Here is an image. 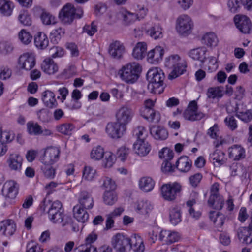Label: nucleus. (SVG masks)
I'll return each instance as SVG.
<instances>
[{
    "label": "nucleus",
    "mask_w": 252,
    "mask_h": 252,
    "mask_svg": "<svg viewBox=\"0 0 252 252\" xmlns=\"http://www.w3.org/2000/svg\"><path fill=\"white\" fill-rule=\"evenodd\" d=\"M130 237L124 233H117L111 239V245L116 252L130 251Z\"/></svg>",
    "instance_id": "nucleus-5"
},
{
    "label": "nucleus",
    "mask_w": 252,
    "mask_h": 252,
    "mask_svg": "<svg viewBox=\"0 0 252 252\" xmlns=\"http://www.w3.org/2000/svg\"><path fill=\"white\" fill-rule=\"evenodd\" d=\"M15 8L14 3L10 0H0V13L3 16H11Z\"/></svg>",
    "instance_id": "nucleus-34"
},
{
    "label": "nucleus",
    "mask_w": 252,
    "mask_h": 252,
    "mask_svg": "<svg viewBox=\"0 0 252 252\" xmlns=\"http://www.w3.org/2000/svg\"><path fill=\"white\" fill-rule=\"evenodd\" d=\"M146 32L154 40L161 39L163 37V29L159 23L154 24Z\"/></svg>",
    "instance_id": "nucleus-28"
},
{
    "label": "nucleus",
    "mask_w": 252,
    "mask_h": 252,
    "mask_svg": "<svg viewBox=\"0 0 252 252\" xmlns=\"http://www.w3.org/2000/svg\"><path fill=\"white\" fill-rule=\"evenodd\" d=\"M117 160L116 156L111 152H106L102 158L101 166L104 169L112 168Z\"/></svg>",
    "instance_id": "nucleus-36"
},
{
    "label": "nucleus",
    "mask_w": 252,
    "mask_h": 252,
    "mask_svg": "<svg viewBox=\"0 0 252 252\" xmlns=\"http://www.w3.org/2000/svg\"><path fill=\"white\" fill-rule=\"evenodd\" d=\"M130 250L133 249L135 252H143L145 246L143 241L140 236L134 234L130 237Z\"/></svg>",
    "instance_id": "nucleus-35"
},
{
    "label": "nucleus",
    "mask_w": 252,
    "mask_h": 252,
    "mask_svg": "<svg viewBox=\"0 0 252 252\" xmlns=\"http://www.w3.org/2000/svg\"><path fill=\"white\" fill-rule=\"evenodd\" d=\"M2 194L7 200H13L19 192V185L14 180L7 181L4 184Z\"/></svg>",
    "instance_id": "nucleus-13"
},
{
    "label": "nucleus",
    "mask_w": 252,
    "mask_h": 252,
    "mask_svg": "<svg viewBox=\"0 0 252 252\" xmlns=\"http://www.w3.org/2000/svg\"><path fill=\"white\" fill-rule=\"evenodd\" d=\"M126 130V126H124L117 121L108 123L105 128V132L107 136L115 140L122 137Z\"/></svg>",
    "instance_id": "nucleus-9"
},
{
    "label": "nucleus",
    "mask_w": 252,
    "mask_h": 252,
    "mask_svg": "<svg viewBox=\"0 0 252 252\" xmlns=\"http://www.w3.org/2000/svg\"><path fill=\"white\" fill-rule=\"evenodd\" d=\"M102 199L105 205L112 206L117 201L118 195L115 191H104Z\"/></svg>",
    "instance_id": "nucleus-49"
},
{
    "label": "nucleus",
    "mask_w": 252,
    "mask_h": 252,
    "mask_svg": "<svg viewBox=\"0 0 252 252\" xmlns=\"http://www.w3.org/2000/svg\"><path fill=\"white\" fill-rule=\"evenodd\" d=\"M49 218L53 223L60 224L63 227L67 225L71 222V218L64 214L63 210L55 214L53 216L49 217Z\"/></svg>",
    "instance_id": "nucleus-29"
},
{
    "label": "nucleus",
    "mask_w": 252,
    "mask_h": 252,
    "mask_svg": "<svg viewBox=\"0 0 252 252\" xmlns=\"http://www.w3.org/2000/svg\"><path fill=\"white\" fill-rule=\"evenodd\" d=\"M101 189L104 191H115L117 188L116 182L112 178L108 177H104L101 179Z\"/></svg>",
    "instance_id": "nucleus-46"
},
{
    "label": "nucleus",
    "mask_w": 252,
    "mask_h": 252,
    "mask_svg": "<svg viewBox=\"0 0 252 252\" xmlns=\"http://www.w3.org/2000/svg\"><path fill=\"white\" fill-rule=\"evenodd\" d=\"M16 225L12 220H5L0 222V235L6 237L13 235L16 230Z\"/></svg>",
    "instance_id": "nucleus-21"
},
{
    "label": "nucleus",
    "mask_w": 252,
    "mask_h": 252,
    "mask_svg": "<svg viewBox=\"0 0 252 252\" xmlns=\"http://www.w3.org/2000/svg\"><path fill=\"white\" fill-rule=\"evenodd\" d=\"M35 46L38 49H45L48 45L49 39L47 35L43 32H38L34 36Z\"/></svg>",
    "instance_id": "nucleus-37"
},
{
    "label": "nucleus",
    "mask_w": 252,
    "mask_h": 252,
    "mask_svg": "<svg viewBox=\"0 0 252 252\" xmlns=\"http://www.w3.org/2000/svg\"><path fill=\"white\" fill-rule=\"evenodd\" d=\"M181 211L179 207L173 206L169 210V219L171 223L176 225L182 220Z\"/></svg>",
    "instance_id": "nucleus-42"
},
{
    "label": "nucleus",
    "mask_w": 252,
    "mask_h": 252,
    "mask_svg": "<svg viewBox=\"0 0 252 252\" xmlns=\"http://www.w3.org/2000/svg\"><path fill=\"white\" fill-rule=\"evenodd\" d=\"M125 52V47L119 41H113L109 45V53L114 58H121Z\"/></svg>",
    "instance_id": "nucleus-24"
},
{
    "label": "nucleus",
    "mask_w": 252,
    "mask_h": 252,
    "mask_svg": "<svg viewBox=\"0 0 252 252\" xmlns=\"http://www.w3.org/2000/svg\"><path fill=\"white\" fill-rule=\"evenodd\" d=\"M60 150L58 147L50 146L44 150L40 157V161L45 166H50L57 162L60 158Z\"/></svg>",
    "instance_id": "nucleus-7"
},
{
    "label": "nucleus",
    "mask_w": 252,
    "mask_h": 252,
    "mask_svg": "<svg viewBox=\"0 0 252 252\" xmlns=\"http://www.w3.org/2000/svg\"><path fill=\"white\" fill-rule=\"evenodd\" d=\"M13 47L12 44L7 41L0 42V52L3 55H8L12 53Z\"/></svg>",
    "instance_id": "nucleus-63"
},
{
    "label": "nucleus",
    "mask_w": 252,
    "mask_h": 252,
    "mask_svg": "<svg viewBox=\"0 0 252 252\" xmlns=\"http://www.w3.org/2000/svg\"><path fill=\"white\" fill-rule=\"evenodd\" d=\"M134 153L140 157L147 156L151 150V146L145 139L136 140L133 145Z\"/></svg>",
    "instance_id": "nucleus-18"
},
{
    "label": "nucleus",
    "mask_w": 252,
    "mask_h": 252,
    "mask_svg": "<svg viewBox=\"0 0 252 252\" xmlns=\"http://www.w3.org/2000/svg\"><path fill=\"white\" fill-rule=\"evenodd\" d=\"M235 25L239 31L243 33H249L252 28L251 22L246 16L237 15L234 17Z\"/></svg>",
    "instance_id": "nucleus-20"
},
{
    "label": "nucleus",
    "mask_w": 252,
    "mask_h": 252,
    "mask_svg": "<svg viewBox=\"0 0 252 252\" xmlns=\"http://www.w3.org/2000/svg\"><path fill=\"white\" fill-rule=\"evenodd\" d=\"M209 159L215 167H221L225 165L227 161L225 153L218 149H216L210 154Z\"/></svg>",
    "instance_id": "nucleus-16"
},
{
    "label": "nucleus",
    "mask_w": 252,
    "mask_h": 252,
    "mask_svg": "<svg viewBox=\"0 0 252 252\" xmlns=\"http://www.w3.org/2000/svg\"><path fill=\"white\" fill-rule=\"evenodd\" d=\"M132 207L137 213L143 215H148L153 208L150 202L143 200L136 201L132 205Z\"/></svg>",
    "instance_id": "nucleus-23"
},
{
    "label": "nucleus",
    "mask_w": 252,
    "mask_h": 252,
    "mask_svg": "<svg viewBox=\"0 0 252 252\" xmlns=\"http://www.w3.org/2000/svg\"><path fill=\"white\" fill-rule=\"evenodd\" d=\"M150 131L152 137L156 140H164L168 136L167 130L161 126H153L150 127Z\"/></svg>",
    "instance_id": "nucleus-26"
},
{
    "label": "nucleus",
    "mask_w": 252,
    "mask_h": 252,
    "mask_svg": "<svg viewBox=\"0 0 252 252\" xmlns=\"http://www.w3.org/2000/svg\"><path fill=\"white\" fill-rule=\"evenodd\" d=\"M207 52V49L205 47H199L190 50L189 52V56L194 60L204 63Z\"/></svg>",
    "instance_id": "nucleus-31"
},
{
    "label": "nucleus",
    "mask_w": 252,
    "mask_h": 252,
    "mask_svg": "<svg viewBox=\"0 0 252 252\" xmlns=\"http://www.w3.org/2000/svg\"><path fill=\"white\" fill-rule=\"evenodd\" d=\"M224 202V199L221 195L210 196L208 201V204L211 207L219 210L223 207Z\"/></svg>",
    "instance_id": "nucleus-44"
},
{
    "label": "nucleus",
    "mask_w": 252,
    "mask_h": 252,
    "mask_svg": "<svg viewBox=\"0 0 252 252\" xmlns=\"http://www.w3.org/2000/svg\"><path fill=\"white\" fill-rule=\"evenodd\" d=\"M35 64V56L33 53L31 52L24 53L19 57L18 60L19 68L26 71L31 70Z\"/></svg>",
    "instance_id": "nucleus-12"
},
{
    "label": "nucleus",
    "mask_w": 252,
    "mask_h": 252,
    "mask_svg": "<svg viewBox=\"0 0 252 252\" xmlns=\"http://www.w3.org/2000/svg\"><path fill=\"white\" fill-rule=\"evenodd\" d=\"M18 38L20 42L25 45L29 44L32 40V35L26 29H22L18 34Z\"/></svg>",
    "instance_id": "nucleus-51"
},
{
    "label": "nucleus",
    "mask_w": 252,
    "mask_h": 252,
    "mask_svg": "<svg viewBox=\"0 0 252 252\" xmlns=\"http://www.w3.org/2000/svg\"><path fill=\"white\" fill-rule=\"evenodd\" d=\"M130 151L128 148L122 146L117 150L116 155L121 161L124 162L127 159Z\"/></svg>",
    "instance_id": "nucleus-59"
},
{
    "label": "nucleus",
    "mask_w": 252,
    "mask_h": 252,
    "mask_svg": "<svg viewBox=\"0 0 252 252\" xmlns=\"http://www.w3.org/2000/svg\"><path fill=\"white\" fill-rule=\"evenodd\" d=\"M176 166L180 171L187 172L192 166V162L188 157L182 156L176 161Z\"/></svg>",
    "instance_id": "nucleus-39"
},
{
    "label": "nucleus",
    "mask_w": 252,
    "mask_h": 252,
    "mask_svg": "<svg viewBox=\"0 0 252 252\" xmlns=\"http://www.w3.org/2000/svg\"><path fill=\"white\" fill-rule=\"evenodd\" d=\"M165 53V51L163 47L156 45L147 51L146 60L151 64H158L162 61Z\"/></svg>",
    "instance_id": "nucleus-10"
},
{
    "label": "nucleus",
    "mask_w": 252,
    "mask_h": 252,
    "mask_svg": "<svg viewBox=\"0 0 252 252\" xmlns=\"http://www.w3.org/2000/svg\"><path fill=\"white\" fill-rule=\"evenodd\" d=\"M185 119L190 121L200 120L204 114L198 109L197 103L195 100L190 101L183 113Z\"/></svg>",
    "instance_id": "nucleus-11"
},
{
    "label": "nucleus",
    "mask_w": 252,
    "mask_h": 252,
    "mask_svg": "<svg viewBox=\"0 0 252 252\" xmlns=\"http://www.w3.org/2000/svg\"><path fill=\"white\" fill-rule=\"evenodd\" d=\"M227 153L229 159L234 161L243 160L246 157L245 149L239 144H234L228 147Z\"/></svg>",
    "instance_id": "nucleus-15"
},
{
    "label": "nucleus",
    "mask_w": 252,
    "mask_h": 252,
    "mask_svg": "<svg viewBox=\"0 0 252 252\" xmlns=\"http://www.w3.org/2000/svg\"><path fill=\"white\" fill-rule=\"evenodd\" d=\"M155 184L154 180L149 177H142L138 181L139 189L144 192L151 191L155 187Z\"/></svg>",
    "instance_id": "nucleus-33"
},
{
    "label": "nucleus",
    "mask_w": 252,
    "mask_h": 252,
    "mask_svg": "<svg viewBox=\"0 0 252 252\" xmlns=\"http://www.w3.org/2000/svg\"><path fill=\"white\" fill-rule=\"evenodd\" d=\"M19 22L24 26H29L32 24L31 16L27 10H23L20 11L18 17Z\"/></svg>",
    "instance_id": "nucleus-55"
},
{
    "label": "nucleus",
    "mask_w": 252,
    "mask_h": 252,
    "mask_svg": "<svg viewBox=\"0 0 252 252\" xmlns=\"http://www.w3.org/2000/svg\"><path fill=\"white\" fill-rule=\"evenodd\" d=\"M63 210L62 208L61 202L58 200L53 202L49 208L48 214V217L53 216L55 214Z\"/></svg>",
    "instance_id": "nucleus-61"
},
{
    "label": "nucleus",
    "mask_w": 252,
    "mask_h": 252,
    "mask_svg": "<svg viewBox=\"0 0 252 252\" xmlns=\"http://www.w3.org/2000/svg\"><path fill=\"white\" fill-rule=\"evenodd\" d=\"M41 70L46 74L53 75L58 71L59 67L55 61L50 58H46L40 65Z\"/></svg>",
    "instance_id": "nucleus-25"
},
{
    "label": "nucleus",
    "mask_w": 252,
    "mask_h": 252,
    "mask_svg": "<svg viewBox=\"0 0 252 252\" xmlns=\"http://www.w3.org/2000/svg\"><path fill=\"white\" fill-rule=\"evenodd\" d=\"M56 129L59 132L64 135L70 136L75 131V127L71 123H64L57 126Z\"/></svg>",
    "instance_id": "nucleus-50"
},
{
    "label": "nucleus",
    "mask_w": 252,
    "mask_h": 252,
    "mask_svg": "<svg viewBox=\"0 0 252 252\" xmlns=\"http://www.w3.org/2000/svg\"><path fill=\"white\" fill-rule=\"evenodd\" d=\"M40 19L42 23L45 25H54L57 23V18L47 12H43L40 15Z\"/></svg>",
    "instance_id": "nucleus-54"
},
{
    "label": "nucleus",
    "mask_w": 252,
    "mask_h": 252,
    "mask_svg": "<svg viewBox=\"0 0 252 252\" xmlns=\"http://www.w3.org/2000/svg\"><path fill=\"white\" fill-rule=\"evenodd\" d=\"M164 65L167 69L171 70L168 78L169 80H173L185 73L187 63L186 60L180 55L172 54L165 58Z\"/></svg>",
    "instance_id": "nucleus-1"
},
{
    "label": "nucleus",
    "mask_w": 252,
    "mask_h": 252,
    "mask_svg": "<svg viewBox=\"0 0 252 252\" xmlns=\"http://www.w3.org/2000/svg\"><path fill=\"white\" fill-rule=\"evenodd\" d=\"M134 113L132 109L126 105H123L116 111L115 117L117 122L124 126L132 120Z\"/></svg>",
    "instance_id": "nucleus-8"
},
{
    "label": "nucleus",
    "mask_w": 252,
    "mask_h": 252,
    "mask_svg": "<svg viewBox=\"0 0 252 252\" xmlns=\"http://www.w3.org/2000/svg\"><path fill=\"white\" fill-rule=\"evenodd\" d=\"M182 191V185L178 182H169L162 185L160 188L161 197L166 201L175 200Z\"/></svg>",
    "instance_id": "nucleus-4"
},
{
    "label": "nucleus",
    "mask_w": 252,
    "mask_h": 252,
    "mask_svg": "<svg viewBox=\"0 0 252 252\" xmlns=\"http://www.w3.org/2000/svg\"><path fill=\"white\" fill-rule=\"evenodd\" d=\"M209 217L216 227H221L224 223L225 216L220 212L215 211H211Z\"/></svg>",
    "instance_id": "nucleus-41"
},
{
    "label": "nucleus",
    "mask_w": 252,
    "mask_h": 252,
    "mask_svg": "<svg viewBox=\"0 0 252 252\" xmlns=\"http://www.w3.org/2000/svg\"><path fill=\"white\" fill-rule=\"evenodd\" d=\"M135 14L136 16V19L139 21L145 18L147 15L148 10L144 5L138 4L135 8Z\"/></svg>",
    "instance_id": "nucleus-62"
},
{
    "label": "nucleus",
    "mask_w": 252,
    "mask_h": 252,
    "mask_svg": "<svg viewBox=\"0 0 252 252\" xmlns=\"http://www.w3.org/2000/svg\"><path fill=\"white\" fill-rule=\"evenodd\" d=\"M133 135L136 138V140H146L148 135V131L145 127L138 126L134 130Z\"/></svg>",
    "instance_id": "nucleus-57"
},
{
    "label": "nucleus",
    "mask_w": 252,
    "mask_h": 252,
    "mask_svg": "<svg viewBox=\"0 0 252 252\" xmlns=\"http://www.w3.org/2000/svg\"><path fill=\"white\" fill-rule=\"evenodd\" d=\"M94 205L93 198L91 195L87 192H82L78 198V204L76 205L80 206L81 208L85 209H92Z\"/></svg>",
    "instance_id": "nucleus-27"
},
{
    "label": "nucleus",
    "mask_w": 252,
    "mask_h": 252,
    "mask_svg": "<svg viewBox=\"0 0 252 252\" xmlns=\"http://www.w3.org/2000/svg\"><path fill=\"white\" fill-rule=\"evenodd\" d=\"M218 56H210L208 58L206 67L208 71L212 72L218 68Z\"/></svg>",
    "instance_id": "nucleus-60"
},
{
    "label": "nucleus",
    "mask_w": 252,
    "mask_h": 252,
    "mask_svg": "<svg viewBox=\"0 0 252 252\" xmlns=\"http://www.w3.org/2000/svg\"><path fill=\"white\" fill-rule=\"evenodd\" d=\"M119 14L122 18L124 23L126 25L132 24L137 20L135 13L130 12L124 8L119 10Z\"/></svg>",
    "instance_id": "nucleus-40"
},
{
    "label": "nucleus",
    "mask_w": 252,
    "mask_h": 252,
    "mask_svg": "<svg viewBox=\"0 0 252 252\" xmlns=\"http://www.w3.org/2000/svg\"><path fill=\"white\" fill-rule=\"evenodd\" d=\"M142 71L141 65L137 62H132L124 65L119 70L121 79L128 83H133L138 79Z\"/></svg>",
    "instance_id": "nucleus-3"
},
{
    "label": "nucleus",
    "mask_w": 252,
    "mask_h": 252,
    "mask_svg": "<svg viewBox=\"0 0 252 252\" xmlns=\"http://www.w3.org/2000/svg\"><path fill=\"white\" fill-rule=\"evenodd\" d=\"M181 238L180 234L174 231L163 230L161 231L159 235V239L164 243L171 244L178 242Z\"/></svg>",
    "instance_id": "nucleus-22"
},
{
    "label": "nucleus",
    "mask_w": 252,
    "mask_h": 252,
    "mask_svg": "<svg viewBox=\"0 0 252 252\" xmlns=\"http://www.w3.org/2000/svg\"><path fill=\"white\" fill-rule=\"evenodd\" d=\"M158 156L160 158L164 159V161H169L173 158L174 153L169 148L164 147L159 151Z\"/></svg>",
    "instance_id": "nucleus-58"
},
{
    "label": "nucleus",
    "mask_w": 252,
    "mask_h": 252,
    "mask_svg": "<svg viewBox=\"0 0 252 252\" xmlns=\"http://www.w3.org/2000/svg\"><path fill=\"white\" fill-rule=\"evenodd\" d=\"M59 18L64 24H70L75 18V8L73 5L67 4L59 14Z\"/></svg>",
    "instance_id": "nucleus-17"
},
{
    "label": "nucleus",
    "mask_w": 252,
    "mask_h": 252,
    "mask_svg": "<svg viewBox=\"0 0 252 252\" xmlns=\"http://www.w3.org/2000/svg\"><path fill=\"white\" fill-rule=\"evenodd\" d=\"M222 87L220 86L209 87L207 91V98L211 99H218L223 96Z\"/></svg>",
    "instance_id": "nucleus-43"
},
{
    "label": "nucleus",
    "mask_w": 252,
    "mask_h": 252,
    "mask_svg": "<svg viewBox=\"0 0 252 252\" xmlns=\"http://www.w3.org/2000/svg\"><path fill=\"white\" fill-rule=\"evenodd\" d=\"M120 17L119 10L117 12L108 10L104 15V21L107 24L113 25L118 21Z\"/></svg>",
    "instance_id": "nucleus-52"
},
{
    "label": "nucleus",
    "mask_w": 252,
    "mask_h": 252,
    "mask_svg": "<svg viewBox=\"0 0 252 252\" xmlns=\"http://www.w3.org/2000/svg\"><path fill=\"white\" fill-rule=\"evenodd\" d=\"M105 153L106 152L102 147L96 146L93 148L91 151L90 157L92 160L97 161L102 159Z\"/></svg>",
    "instance_id": "nucleus-48"
},
{
    "label": "nucleus",
    "mask_w": 252,
    "mask_h": 252,
    "mask_svg": "<svg viewBox=\"0 0 252 252\" xmlns=\"http://www.w3.org/2000/svg\"><path fill=\"white\" fill-rule=\"evenodd\" d=\"M148 89L155 94H160L163 92V81L165 78L162 70L158 67L151 68L147 72Z\"/></svg>",
    "instance_id": "nucleus-2"
},
{
    "label": "nucleus",
    "mask_w": 252,
    "mask_h": 252,
    "mask_svg": "<svg viewBox=\"0 0 252 252\" xmlns=\"http://www.w3.org/2000/svg\"><path fill=\"white\" fill-rule=\"evenodd\" d=\"M42 100L44 105L48 107L52 108L57 106L55 94L50 90H46L42 93Z\"/></svg>",
    "instance_id": "nucleus-32"
},
{
    "label": "nucleus",
    "mask_w": 252,
    "mask_h": 252,
    "mask_svg": "<svg viewBox=\"0 0 252 252\" xmlns=\"http://www.w3.org/2000/svg\"><path fill=\"white\" fill-rule=\"evenodd\" d=\"M65 34V29L62 27H59L53 30L50 33L51 41L58 43Z\"/></svg>",
    "instance_id": "nucleus-53"
},
{
    "label": "nucleus",
    "mask_w": 252,
    "mask_h": 252,
    "mask_svg": "<svg viewBox=\"0 0 252 252\" xmlns=\"http://www.w3.org/2000/svg\"><path fill=\"white\" fill-rule=\"evenodd\" d=\"M41 127L39 124L33 122H29L27 124V131L31 135H41Z\"/></svg>",
    "instance_id": "nucleus-56"
},
{
    "label": "nucleus",
    "mask_w": 252,
    "mask_h": 252,
    "mask_svg": "<svg viewBox=\"0 0 252 252\" xmlns=\"http://www.w3.org/2000/svg\"><path fill=\"white\" fill-rule=\"evenodd\" d=\"M14 138V133L9 130L2 131L0 134V141L3 143L10 142Z\"/></svg>",
    "instance_id": "nucleus-64"
},
{
    "label": "nucleus",
    "mask_w": 252,
    "mask_h": 252,
    "mask_svg": "<svg viewBox=\"0 0 252 252\" xmlns=\"http://www.w3.org/2000/svg\"><path fill=\"white\" fill-rule=\"evenodd\" d=\"M97 176L96 170L90 166H85L82 171V180L93 181Z\"/></svg>",
    "instance_id": "nucleus-47"
},
{
    "label": "nucleus",
    "mask_w": 252,
    "mask_h": 252,
    "mask_svg": "<svg viewBox=\"0 0 252 252\" xmlns=\"http://www.w3.org/2000/svg\"><path fill=\"white\" fill-rule=\"evenodd\" d=\"M252 230L248 227H241L238 231V237L240 241L246 244L252 242Z\"/></svg>",
    "instance_id": "nucleus-45"
},
{
    "label": "nucleus",
    "mask_w": 252,
    "mask_h": 252,
    "mask_svg": "<svg viewBox=\"0 0 252 252\" xmlns=\"http://www.w3.org/2000/svg\"><path fill=\"white\" fill-rule=\"evenodd\" d=\"M23 161L22 156L17 153H12L8 155L6 163L9 170L20 172L22 169Z\"/></svg>",
    "instance_id": "nucleus-14"
},
{
    "label": "nucleus",
    "mask_w": 252,
    "mask_h": 252,
    "mask_svg": "<svg viewBox=\"0 0 252 252\" xmlns=\"http://www.w3.org/2000/svg\"><path fill=\"white\" fill-rule=\"evenodd\" d=\"M203 42L208 47L214 48L218 46L219 40L217 35L213 32L204 33L202 37Z\"/></svg>",
    "instance_id": "nucleus-38"
},
{
    "label": "nucleus",
    "mask_w": 252,
    "mask_h": 252,
    "mask_svg": "<svg viewBox=\"0 0 252 252\" xmlns=\"http://www.w3.org/2000/svg\"><path fill=\"white\" fill-rule=\"evenodd\" d=\"M86 210L79 205L74 206L73 217L78 222L84 223L88 221L89 215Z\"/></svg>",
    "instance_id": "nucleus-30"
},
{
    "label": "nucleus",
    "mask_w": 252,
    "mask_h": 252,
    "mask_svg": "<svg viewBox=\"0 0 252 252\" xmlns=\"http://www.w3.org/2000/svg\"><path fill=\"white\" fill-rule=\"evenodd\" d=\"M193 26L192 19L187 14L179 16L176 20L175 29L180 35L183 36L189 35L192 32Z\"/></svg>",
    "instance_id": "nucleus-6"
},
{
    "label": "nucleus",
    "mask_w": 252,
    "mask_h": 252,
    "mask_svg": "<svg viewBox=\"0 0 252 252\" xmlns=\"http://www.w3.org/2000/svg\"><path fill=\"white\" fill-rule=\"evenodd\" d=\"M147 50L148 44L146 42H138L132 49L131 56L136 60H142L146 58Z\"/></svg>",
    "instance_id": "nucleus-19"
}]
</instances>
